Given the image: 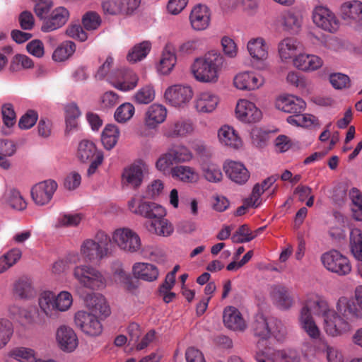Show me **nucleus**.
Masks as SVG:
<instances>
[{"label":"nucleus","instance_id":"nucleus-44","mask_svg":"<svg viewBox=\"0 0 362 362\" xmlns=\"http://www.w3.org/2000/svg\"><path fill=\"white\" fill-rule=\"evenodd\" d=\"M65 122L66 129L67 132H71L76 129L78 126V119L80 117L81 112L79 107L75 103H71L65 106Z\"/></svg>","mask_w":362,"mask_h":362},{"label":"nucleus","instance_id":"nucleus-45","mask_svg":"<svg viewBox=\"0 0 362 362\" xmlns=\"http://www.w3.org/2000/svg\"><path fill=\"white\" fill-rule=\"evenodd\" d=\"M55 294L50 291H42L38 298V305L41 311L47 316L51 317L55 310Z\"/></svg>","mask_w":362,"mask_h":362},{"label":"nucleus","instance_id":"nucleus-57","mask_svg":"<svg viewBox=\"0 0 362 362\" xmlns=\"http://www.w3.org/2000/svg\"><path fill=\"white\" fill-rule=\"evenodd\" d=\"M135 112L134 105L130 103H125L119 105L115 112V118L117 122L123 123L129 120Z\"/></svg>","mask_w":362,"mask_h":362},{"label":"nucleus","instance_id":"nucleus-33","mask_svg":"<svg viewBox=\"0 0 362 362\" xmlns=\"http://www.w3.org/2000/svg\"><path fill=\"white\" fill-rule=\"evenodd\" d=\"M132 271L135 277L149 282L156 281L159 275L157 267L150 263L136 262L133 265Z\"/></svg>","mask_w":362,"mask_h":362},{"label":"nucleus","instance_id":"nucleus-30","mask_svg":"<svg viewBox=\"0 0 362 362\" xmlns=\"http://www.w3.org/2000/svg\"><path fill=\"white\" fill-rule=\"evenodd\" d=\"M165 216L156 217L146 223L147 230L152 234L158 236L168 237L174 232L173 224L165 218Z\"/></svg>","mask_w":362,"mask_h":362},{"label":"nucleus","instance_id":"nucleus-1","mask_svg":"<svg viewBox=\"0 0 362 362\" xmlns=\"http://www.w3.org/2000/svg\"><path fill=\"white\" fill-rule=\"evenodd\" d=\"M224 62L225 58L220 52L211 50L194 59L191 71L197 81L214 83L218 80Z\"/></svg>","mask_w":362,"mask_h":362},{"label":"nucleus","instance_id":"nucleus-54","mask_svg":"<svg viewBox=\"0 0 362 362\" xmlns=\"http://www.w3.org/2000/svg\"><path fill=\"white\" fill-rule=\"evenodd\" d=\"M168 151L175 163L189 162L193 158V154L191 151L183 145L176 146L170 148Z\"/></svg>","mask_w":362,"mask_h":362},{"label":"nucleus","instance_id":"nucleus-43","mask_svg":"<svg viewBox=\"0 0 362 362\" xmlns=\"http://www.w3.org/2000/svg\"><path fill=\"white\" fill-rule=\"evenodd\" d=\"M151 45L148 41H144L134 45L128 52L127 60L131 63L141 61L149 53Z\"/></svg>","mask_w":362,"mask_h":362},{"label":"nucleus","instance_id":"nucleus-61","mask_svg":"<svg viewBox=\"0 0 362 362\" xmlns=\"http://www.w3.org/2000/svg\"><path fill=\"white\" fill-rule=\"evenodd\" d=\"M33 65V60L27 55L16 54L11 62L10 69L12 71H18L24 69H30Z\"/></svg>","mask_w":362,"mask_h":362},{"label":"nucleus","instance_id":"nucleus-14","mask_svg":"<svg viewBox=\"0 0 362 362\" xmlns=\"http://www.w3.org/2000/svg\"><path fill=\"white\" fill-rule=\"evenodd\" d=\"M247 48L253 66L257 69H263L268 57V46L262 37L251 39L247 42Z\"/></svg>","mask_w":362,"mask_h":362},{"label":"nucleus","instance_id":"nucleus-20","mask_svg":"<svg viewBox=\"0 0 362 362\" xmlns=\"http://www.w3.org/2000/svg\"><path fill=\"white\" fill-rule=\"evenodd\" d=\"M235 115L237 118L246 123L257 122L262 118L261 110L253 103L245 99L238 102Z\"/></svg>","mask_w":362,"mask_h":362},{"label":"nucleus","instance_id":"nucleus-56","mask_svg":"<svg viewBox=\"0 0 362 362\" xmlns=\"http://www.w3.org/2000/svg\"><path fill=\"white\" fill-rule=\"evenodd\" d=\"M286 121L298 127H310L315 121V117L309 114L296 113L295 115L288 116Z\"/></svg>","mask_w":362,"mask_h":362},{"label":"nucleus","instance_id":"nucleus-50","mask_svg":"<svg viewBox=\"0 0 362 362\" xmlns=\"http://www.w3.org/2000/svg\"><path fill=\"white\" fill-rule=\"evenodd\" d=\"M76 50V45L71 41H65L59 45L52 54L55 62H64L71 57Z\"/></svg>","mask_w":362,"mask_h":362},{"label":"nucleus","instance_id":"nucleus-3","mask_svg":"<svg viewBox=\"0 0 362 362\" xmlns=\"http://www.w3.org/2000/svg\"><path fill=\"white\" fill-rule=\"evenodd\" d=\"M73 276L81 286L93 291L103 290L107 284L106 276L89 264L76 266L73 270Z\"/></svg>","mask_w":362,"mask_h":362},{"label":"nucleus","instance_id":"nucleus-15","mask_svg":"<svg viewBox=\"0 0 362 362\" xmlns=\"http://www.w3.org/2000/svg\"><path fill=\"white\" fill-rule=\"evenodd\" d=\"M58 185L53 180L40 182L32 187L31 196L35 203L40 206L48 204L52 199Z\"/></svg>","mask_w":362,"mask_h":362},{"label":"nucleus","instance_id":"nucleus-11","mask_svg":"<svg viewBox=\"0 0 362 362\" xmlns=\"http://www.w3.org/2000/svg\"><path fill=\"white\" fill-rule=\"evenodd\" d=\"M147 172L148 167L143 161L135 162L124 169L122 174V185L133 189L139 188Z\"/></svg>","mask_w":362,"mask_h":362},{"label":"nucleus","instance_id":"nucleus-26","mask_svg":"<svg viewBox=\"0 0 362 362\" xmlns=\"http://www.w3.org/2000/svg\"><path fill=\"white\" fill-rule=\"evenodd\" d=\"M167 109L160 104L153 103L151 105L145 113V125L148 129H156L166 119Z\"/></svg>","mask_w":362,"mask_h":362},{"label":"nucleus","instance_id":"nucleus-58","mask_svg":"<svg viewBox=\"0 0 362 362\" xmlns=\"http://www.w3.org/2000/svg\"><path fill=\"white\" fill-rule=\"evenodd\" d=\"M72 303L73 298L69 292L63 291L55 295V310L65 312L70 308Z\"/></svg>","mask_w":362,"mask_h":362},{"label":"nucleus","instance_id":"nucleus-39","mask_svg":"<svg viewBox=\"0 0 362 362\" xmlns=\"http://www.w3.org/2000/svg\"><path fill=\"white\" fill-rule=\"evenodd\" d=\"M10 317L16 320L23 326L31 325L34 322V317L31 310L16 305L8 308Z\"/></svg>","mask_w":362,"mask_h":362},{"label":"nucleus","instance_id":"nucleus-19","mask_svg":"<svg viewBox=\"0 0 362 362\" xmlns=\"http://www.w3.org/2000/svg\"><path fill=\"white\" fill-rule=\"evenodd\" d=\"M56 341L59 348L66 353H71L77 348L78 339L74 330L66 325H61L56 331Z\"/></svg>","mask_w":362,"mask_h":362},{"label":"nucleus","instance_id":"nucleus-60","mask_svg":"<svg viewBox=\"0 0 362 362\" xmlns=\"http://www.w3.org/2000/svg\"><path fill=\"white\" fill-rule=\"evenodd\" d=\"M82 220L80 214H62L59 216L56 223L57 227H74L77 226Z\"/></svg>","mask_w":362,"mask_h":362},{"label":"nucleus","instance_id":"nucleus-4","mask_svg":"<svg viewBox=\"0 0 362 362\" xmlns=\"http://www.w3.org/2000/svg\"><path fill=\"white\" fill-rule=\"evenodd\" d=\"M320 260L327 270L338 276L348 275L351 271V264L348 257L337 250L324 252Z\"/></svg>","mask_w":362,"mask_h":362},{"label":"nucleus","instance_id":"nucleus-38","mask_svg":"<svg viewBox=\"0 0 362 362\" xmlns=\"http://www.w3.org/2000/svg\"><path fill=\"white\" fill-rule=\"evenodd\" d=\"M176 64V56L174 49L171 45H166L163 49L160 63L158 65V71L161 74H168Z\"/></svg>","mask_w":362,"mask_h":362},{"label":"nucleus","instance_id":"nucleus-40","mask_svg":"<svg viewBox=\"0 0 362 362\" xmlns=\"http://www.w3.org/2000/svg\"><path fill=\"white\" fill-rule=\"evenodd\" d=\"M1 202L2 204H6L18 211L24 210L27 206L20 192L15 189L6 190L1 198Z\"/></svg>","mask_w":362,"mask_h":362},{"label":"nucleus","instance_id":"nucleus-21","mask_svg":"<svg viewBox=\"0 0 362 362\" xmlns=\"http://www.w3.org/2000/svg\"><path fill=\"white\" fill-rule=\"evenodd\" d=\"M234 86L239 90H253L259 88L264 83L263 78L252 71L238 74L233 79Z\"/></svg>","mask_w":362,"mask_h":362},{"label":"nucleus","instance_id":"nucleus-23","mask_svg":"<svg viewBox=\"0 0 362 362\" xmlns=\"http://www.w3.org/2000/svg\"><path fill=\"white\" fill-rule=\"evenodd\" d=\"M211 13L209 8L202 4L194 6L189 15V21L192 28L195 30H204L210 23Z\"/></svg>","mask_w":362,"mask_h":362},{"label":"nucleus","instance_id":"nucleus-35","mask_svg":"<svg viewBox=\"0 0 362 362\" xmlns=\"http://www.w3.org/2000/svg\"><path fill=\"white\" fill-rule=\"evenodd\" d=\"M13 292L19 299L29 300L36 296V290L30 279L23 277L16 281L13 286Z\"/></svg>","mask_w":362,"mask_h":362},{"label":"nucleus","instance_id":"nucleus-37","mask_svg":"<svg viewBox=\"0 0 362 362\" xmlns=\"http://www.w3.org/2000/svg\"><path fill=\"white\" fill-rule=\"evenodd\" d=\"M218 103V98L216 95L210 92H203L198 95L195 107L198 112H211L215 110Z\"/></svg>","mask_w":362,"mask_h":362},{"label":"nucleus","instance_id":"nucleus-22","mask_svg":"<svg viewBox=\"0 0 362 362\" xmlns=\"http://www.w3.org/2000/svg\"><path fill=\"white\" fill-rule=\"evenodd\" d=\"M305 102L295 95L280 96L276 101V107L284 112L293 114L301 113L305 109Z\"/></svg>","mask_w":362,"mask_h":362},{"label":"nucleus","instance_id":"nucleus-18","mask_svg":"<svg viewBox=\"0 0 362 362\" xmlns=\"http://www.w3.org/2000/svg\"><path fill=\"white\" fill-rule=\"evenodd\" d=\"M252 329L254 336L258 337L262 341L267 340L271 337L279 339L284 334V332L281 330V328L276 333L269 326L267 319L262 313H258L255 315Z\"/></svg>","mask_w":362,"mask_h":362},{"label":"nucleus","instance_id":"nucleus-28","mask_svg":"<svg viewBox=\"0 0 362 362\" xmlns=\"http://www.w3.org/2000/svg\"><path fill=\"white\" fill-rule=\"evenodd\" d=\"M270 296L274 304L280 310H288L293 305V298L284 286L273 285L271 287Z\"/></svg>","mask_w":362,"mask_h":362},{"label":"nucleus","instance_id":"nucleus-27","mask_svg":"<svg viewBox=\"0 0 362 362\" xmlns=\"http://www.w3.org/2000/svg\"><path fill=\"white\" fill-rule=\"evenodd\" d=\"M223 168L228 177L237 184H245L250 177L247 169L240 162L227 161L225 163Z\"/></svg>","mask_w":362,"mask_h":362},{"label":"nucleus","instance_id":"nucleus-47","mask_svg":"<svg viewBox=\"0 0 362 362\" xmlns=\"http://www.w3.org/2000/svg\"><path fill=\"white\" fill-rule=\"evenodd\" d=\"M350 250L354 257L362 262V232L358 228L351 230L349 236Z\"/></svg>","mask_w":362,"mask_h":362},{"label":"nucleus","instance_id":"nucleus-17","mask_svg":"<svg viewBox=\"0 0 362 362\" xmlns=\"http://www.w3.org/2000/svg\"><path fill=\"white\" fill-rule=\"evenodd\" d=\"M333 309H330L328 302L322 297L317 294H311L308 296L300 313H305L317 317H322L323 320L329 315Z\"/></svg>","mask_w":362,"mask_h":362},{"label":"nucleus","instance_id":"nucleus-34","mask_svg":"<svg viewBox=\"0 0 362 362\" xmlns=\"http://www.w3.org/2000/svg\"><path fill=\"white\" fill-rule=\"evenodd\" d=\"M220 143L226 146L238 149L242 146V140L233 127L229 125L222 126L218 131Z\"/></svg>","mask_w":362,"mask_h":362},{"label":"nucleus","instance_id":"nucleus-41","mask_svg":"<svg viewBox=\"0 0 362 362\" xmlns=\"http://www.w3.org/2000/svg\"><path fill=\"white\" fill-rule=\"evenodd\" d=\"M119 136V130L115 124H107L101 135V141L107 150H111L116 145Z\"/></svg>","mask_w":362,"mask_h":362},{"label":"nucleus","instance_id":"nucleus-46","mask_svg":"<svg viewBox=\"0 0 362 362\" xmlns=\"http://www.w3.org/2000/svg\"><path fill=\"white\" fill-rule=\"evenodd\" d=\"M22 257L18 248H12L0 257V274H3L15 265Z\"/></svg>","mask_w":362,"mask_h":362},{"label":"nucleus","instance_id":"nucleus-36","mask_svg":"<svg viewBox=\"0 0 362 362\" xmlns=\"http://www.w3.org/2000/svg\"><path fill=\"white\" fill-rule=\"evenodd\" d=\"M299 325L300 328L308 334L313 340H317L320 338L321 332L316 325L313 315H309L305 313H300Z\"/></svg>","mask_w":362,"mask_h":362},{"label":"nucleus","instance_id":"nucleus-52","mask_svg":"<svg viewBox=\"0 0 362 362\" xmlns=\"http://www.w3.org/2000/svg\"><path fill=\"white\" fill-rule=\"evenodd\" d=\"M301 17L293 12H287L282 16V25L285 30L296 33L301 26Z\"/></svg>","mask_w":362,"mask_h":362},{"label":"nucleus","instance_id":"nucleus-49","mask_svg":"<svg viewBox=\"0 0 362 362\" xmlns=\"http://www.w3.org/2000/svg\"><path fill=\"white\" fill-rule=\"evenodd\" d=\"M202 171L204 178L210 182H219L223 177L221 168L211 162H206L202 164Z\"/></svg>","mask_w":362,"mask_h":362},{"label":"nucleus","instance_id":"nucleus-42","mask_svg":"<svg viewBox=\"0 0 362 362\" xmlns=\"http://www.w3.org/2000/svg\"><path fill=\"white\" fill-rule=\"evenodd\" d=\"M171 174L173 177L185 182H195L199 178L198 173L192 168L186 165L172 168Z\"/></svg>","mask_w":362,"mask_h":362},{"label":"nucleus","instance_id":"nucleus-24","mask_svg":"<svg viewBox=\"0 0 362 362\" xmlns=\"http://www.w3.org/2000/svg\"><path fill=\"white\" fill-rule=\"evenodd\" d=\"M223 320L225 326L234 331L243 332L247 327L242 314L233 306H228L224 309Z\"/></svg>","mask_w":362,"mask_h":362},{"label":"nucleus","instance_id":"nucleus-32","mask_svg":"<svg viewBox=\"0 0 362 362\" xmlns=\"http://www.w3.org/2000/svg\"><path fill=\"white\" fill-rule=\"evenodd\" d=\"M85 303L89 309L98 313L105 317H107L111 313L110 308L106 298L101 294L90 293L87 295L85 298Z\"/></svg>","mask_w":362,"mask_h":362},{"label":"nucleus","instance_id":"nucleus-7","mask_svg":"<svg viewBox=\"0 0 362 362\" xmlns=\"http://www.w3.org/2000/svg\"><path fill=\"white\" fill-rule=\"evenodd\" d=\"M129 209L136 215L141 216L149 221L156 217L166 215V211L162 206L151 202L132 199L128 202Z\"/></svg>","mask_w":362,"mask_h":362},{"label":"nucleus","instance_id":"nucleus-9","mask_svg":"<svg viewBox=\"0 0 362 362\" xmlns=\"http://www.w3.org/2000/svg\"><path fill=\"white\" fill-rule=\"evenodd\" d=\"M139 77L129 69L112 71L108 76V82L117 89L126 92L133 90L138 83Z\"/></svg>","mask_w":362,"mask_h":362},{"label":"nucleus","instance_id":"nucleus-55","mask_svg":"<svg viewBox=\"0 0 362 362\" xmlns=\"http://www.w3.org/2000/svg\"><path fill=\"white\" fill-rule=\"evenodd\" d=\"M13 334L12 323L6 319H0V350L5 347Z\"/></svg>","mask_w":362,"mask_h":362},{"label":"nucleus","instance_id":"nucleus-29","mask_svg":"<svg viewBox=\"0 0 362 362\" xmlns=\"http://www.w3.org/2000/svg\"><path fill=\"white\" fill-rule=\"evenodd\" d=\"M194 130L192 122L185 118H180L166 127L165 136L168 138L184 137Z\"/></svg>","mask_w":362,"mask_h":362},{"label":"nucleus","instance_id":"nucleus-13","mask_svg":"<svg viewBox=\"0 0 362 362\" xmlns=\"http://www.w3.org/2000/svg\"><path fill=\"white\" fill-rule=\"evenodd\" d=\"M344 317L333 309L323 320L324 329L327 334L331 337H338L349 332L351 325Z\"/></svg>","mask_w":362,"mask_h":362},{"label":"nucleus","instance_id":"nucleus-53","mask_svg":"<svg viewBox=\"0 0 362 362\" xmlns=\"http://www.w3.org/2000/svg\"><path fill=\"white\" fill-rule=\"evenodd\" d=\"M1 114L4 125L8 128V130H4V128H3V131L4 134H8L10 133V129L14 126L16 122V115L13 106L11 103L3 105Z\"/></svg>","mask_w":362,"mask_h":362},{"label":"nucleus","instance_id":"nucleus-48","mask_svg":"<svg viewBox=\"0 0 362 362\" xmlns=\"http://www.w3.org/2000/svg\"><path fill=\"white\" fill-rule=\"evenodd\" d=\"M298 49V42L291 37H286L279 44V54L282 60L293 58Z\"/></svg>","mask_w":362,"mask_h":362},{"label":"nucleus","instance_id":"nucleus-5","mask_svg":"<svg viewBox=\"0 0 362 362\" xmlns=\"http://www.w3.org/2000/svg\"><path fill=\"white\" fill-rule=\"evenodd\" d=\"M112 240L120 250L127 252L135 253L141 247L140 236L129 228L116 229L112 233Z\"/></svg>","mask_w":362,"mask_h":362},{"label":"nucleus","instance_id":"nucleus-12","mask_svg":"<svg viewBox=\"0 0 362 362\" xmlns=\"http://www.w3.org/2000/svg\"><path fill=\"white\" fill-rule=\"evenodd\" d=\"M314 23L322 30L335 33L339 28V21L335 14L327 7L317 6L313 11Z\"/></svg>","mask_w":362,"mask_h":362},{"label":"nucleus","instance_id":"nucleus-31","mask_svg":"<svg viewBox=\"0 0 362 362\" xmlns=\"http://www.w3.org/2000/svg\"><path fill=\"white\" fill-rule=\"evenodd\" d=\"M323 64L322 59L317 55L299 54L293 59V65L299 70L313 71L320 69Z\"/></svg>","mask_w":362,"mask_h":362},{"label":"nucleus","instance_id":"nucleus-25","mask_svg":"<svg viewBox=\"0 0 362 362\" xmlns=\"http://www.w3.org/2000/svg\"><path fill=\"white\" fill-rule=\"evenodd\" d=\"M69 11L64 7H58L52 11L50 16L46 18L42 25L41 30L49 33L62 27L68 21Z\"/></svg>","mask_w":362,"mask_h":362},{"label":"nucleus","instance_id":"nucleus-10","mask_svg":"<svg viewBox=\"0 0 362 362\" xmlns=\"http://www.w3.org/2000/svg\"><path fill=\"white\" fill-rule=\"evenodd\" d=\"M74 322L84 334L96 337L103 332V325L98 317L90 313L79 310L75 313Z\"/></svg>","mask_w":362,"mask_h":362},{"label":"nucleus","instance_id":"nucleus-16","mask_svg":"<svg viewBox=\"0 0 362 362\" xmlns=\"http://www.w3.org/2000/svg\"><path fill=\"white\" fill-rule=\"evenodd\" d=\"M164 96L173 106L180 107L191 100L193 90L189 86L175 84L166 89Z\"/></svg>","mask_w":362,"mask_h":362},{"label":"nucleus","instance_id":"nucleus-59","mask_svg":"<svg viewBox=\"0 0 362 362\" xmlns=\"http://www.w3.org/2000/svg\"><path fill=\"white\" fill-rule=\"evenodd\" d=\"M352 201L353 218L356 221H362V194L356 189H353L350 192Z\"/></svg>","mask_w":362,"mask_h":362},{"label":"nucleus","instance_id":"nucleus-6","mask_svg":"<svg viewBox=\"0 0 362 362\" xmlns=\"http://www.w3.org/2000/svg\"><path fill=\"white\" fill-rule=\"evenodd\" d=\"M336 308L346 319L362 318V286L356 288L354 298H339Z\"/></svg>","mask_w":362,"mask_h":362},{"label":"nucleus","instance_id":"nucleus-51","mask_svg":"<svg viewBox=\"0 0 362 362\" xmlns=\"http://www.w3.org/2000/svg\"><path fill=\"white\" fill-rule=\"evenodd\" d=\"M98 151L93 142L88 140H82L78 148V156L82 162L92 159Z\"/></svg>","mask_w":362,"mask_h":362},{"label":"nucleus","instance_id":"nucleus-63","mask_svg":"<svg viewBox=\"0 0 362 362\" xmlns=\"http://www.w3.org/2000/svg\"><path fill=\"white\" fill-rule=\"evenodd\" d=\"M255 237H257V234H253L247 225H243L232 235L231 240L235 243H248Z\"/></svg>","mask_w":362,"mask_h":362},{"label":"nucleus","instance_id":"nucleus-8","mask_svg":"<svg viewBox=\"0 0 362 362\" xmlns=\"http://www.w3.org/2000/svg\"><path fill=\"white\" fill-rule=\"evenodd\" d=\"M341 18L356 30L362 32V2L358 0L348 1L341 5Z\"/></svg>","mask_w":362,"mask_h":362},{"label":"nucleus","instance_id":"nucleus-2","mask_svg":"<svg viewBox=\"0 0 362 362\" xmlns=\"http://www.w3.org/2000/svg\"><path fill=\"white\" fill-rule=\"evenodd\" d=\"M110 237L99 231L94 238L86 239L80 247L81 255L86 262H98L107 257L110 252Z\"/></svg>","mask_w":362,"mask_h":362},{"label":"nucleus","instance_id":"nucleus-64","mask_svg":"<svg viewBox=\"0 0 362 362\" xmlns=\"http://www.w3.org/2000/svg\"><path fill=\"white\" fill-rule=\"evenodd\" d=\"M102 8L105 14L111 16L125 14L124 7L119 0H105L102 2Z\"/></svg>","mask_w":362,"mask_h":362},{"label":"nucleus","instance_id":"nucleus-62","mask_svg":"<svg viewBox=\"0 0 362 362\" xmlns=\"http://www.w3.org/2000/svg\"><path fill=\"white\" fill-rule=\"evenodd\" d=\"M154 98L155 90L151 85L141 88L134 95V100L139 104H148Z\"/></svg>","mask_w":362,"mask_h":362}]
</instances>
